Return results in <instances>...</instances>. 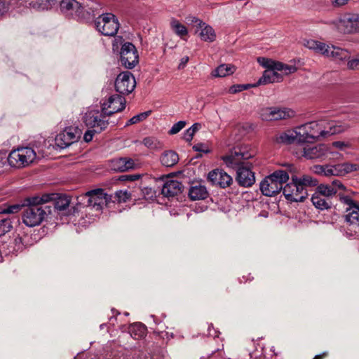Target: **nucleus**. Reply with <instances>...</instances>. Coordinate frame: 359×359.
<instances>
[{"mask_svg":"<svg viewBox=\"0 0 359 359\" xmlns=\"http://www.w3.org/2000/svg\"><path fill=\"white\" fill-rule=\"evenodd\" d=\"M22 211V222L29 227H34L41 224L46 217L51 213L50 207L36 205L32 201H26Z\"/></svg>","mask_w":359,"mask_h":359,"instance_id":"1","label":"nucleus"},{"mask_svg":"<svg viewBox=\"0 0 359 359\" xmlns=\"http://www.w3.org/2000/svg\"><path fill=\"white\" fill-rule=\"evenodd\" d=\"M289 180L287 172L277 170L266 177L259 184L260 191L266 196H273L283 189V184Z\"/></svg>","mask_w":359,"mask_h":359,"instance_id":"2","label":"nucleus"},{"mask_svg":"<svg viewBox=\"0 0 359 359\" xmlns=\"http://www.w3.org/2000/svg\"><path fill=\"white\" fill-rule=\"evenodd\" d=\"M346 191L344 185L338 182V198L344 205L345 212V220L353 225L359 226V204L355 203L348 195L341 194L340 191Z\"/></svg>","mask_w":359,"mask_h":359,"instance_id":"3","label":"nucleus"},{"mask_svg":"<svg viewBox=\"0 0 359 359\" xmlns=\"http://www.w3.org/2000/svg\"><path fill=\"white\" fill-rule=\"evenodd\" d=\"M36 156V152L31 147H18L11 151L8 162L12 167L24 168L32 163Z\"/></svg>","mask_w":359,"mask_h":359,"instance_id":"4","label":"nucleus"},{"mask_svg":"<svg viewBox=\"0 0 359 359\" xmlns=\"http://www.w3.org/2000/svg\"><path fill=\"white\" fill-rule=\"evenodd\" d=\"M123 38L116 37L113 46L121 44V64L127 69H133L138 63V53L135 46L130 42L122 43Z\"/></svg>","mask_w":359,"mask_h":359,"instance_id":"5","label":"nucleus"},{"mask_svg":"<svg viewBox=\"0 0 359 359\" xmlns=\"http://www.w3.org/2000/svg\"><path fill=\"white\" fill-rule=\"evenodd\" d=\"M253 156L246 148H237L231 151L230 154L222 157L226 165L230 168L236 170L244 167L245 164H250L248 161Z\"/></svg>","mask_w":359,"mask_h":359,"instance_id":"6","label":"nucleus"},{"mask_svg":"<svg viewBox=\"0 0 359 359\" xmlns=\"http://www.w3.org/2000/svg\"><path fill=\"white\" fill-rule=\"evenodd\" d=\"M96 29L104 36H114L118 29L119 22L117 18L112 13H102L95 20Z\"/></svg>","mask_w":359,"mask_h":359,"instance_id":"7","label":"nucleus"},{"mask_svg":"<svg viewBox=\"0 0 359 359\" xmlns=\"http://www.w3.org/2000/svg\"><path fill=\"white\" fill-rule=\"evenodd\" d=\"M320 127L319 121L309 122L297 127L296 128L297 142H312L321 138ZM323 133L325 131L323 130Z\"/></svg>","mask_w":359,"mask_h":359,"instance_id":"8","label":"nucleus"},{"mask_svg":"<svg viewBox=\"0 0 359 359\" xmlns=\"http://www.w3.org/2000/svg\"><path fill=\"white\" fill-rule=\"evenodd\" d=\"M107 114L103 111L98 110H90L86 113L83 117V121L87 127L94 128L96 133H101L105 130L109 121L106 119Z\"/></svg>","mask_w":359,"mask_h":359,"instance_id":"9","label":"nucleus"},{"mask_svg":"<svg viewBox=\"0 0 359 359\" xmlns=\"http://www.w3.org/2000/svg\"><path fill=\"white\" fill-rule=\"evenodd\" d=\"M82 197L88 198L87 206L97 212H101L103 207L111 201V196L105 194L102 189L89 191Z\"/></svg>","mask_w":359,"mask_h":359,"instance_id":"10","label":"nucleus"},{"mask_svg":"<svg viewBox=\"0 0 359 359\" xmlns=\"http://www.w3.org/2000/svg\"><path fill=\"white\" fill-rule=\"evenodd\" d=\"M82 131L78 127H67L55 137V144L61 149H65L81 137Z\"/></svg>","mask_w":359,"mask_h":359,"instance_id":"11","label":"nucleus"},{"mask_svg":"<svg viewBox=\"0 0 359 359\" xmlns=\"http://www.w3.org/2000/svg\"><path fill=\"white\" fill-rule=\"evenodd\" d=\"M282 190L285 198L292 202H303L308 196L307 190L292 181L283 187Z\"/></svg>","mask_w":359,"mask_h":359,"instance_id":"12","label":"nucleus"},{"mask_svg":"<svg viewBox=\"0 0 359 359\" xmlns=\"http://www.w3.org/2000/svg\"><path fill=\"white\" fill-rule=\"evenodd\" d=\"M135 80L129 72L119 74L115 81V88L117 92L123 95L130 93L135 87Z\"/></svg>","mask_w":359,"mask_h":359,"instance_id":"13","label":"nucleus"},{"mask_svg":"<svg viewBox=\"0 0 359 359\" xmlns=\"http://www.w3.org/2000/svg\"><path fill=\"white\" fill-rule=\"evenodd\" d=\"M328 147L323 144L318 145H305L299 151L300 156L306 159H318L328 156Z\"/></svg>","mask_w":359,"mask_h":359,"instance_id":"14","label":"nucleus"},{"mask_svg":"<svg viewBox=\"0 0 359 359\" xmlns=\"http://www.w3.org/2000/svg\"><path fill=\"white\" fill-rule=\"evenodd\" d=\"M357 14L345 13L338 20V31L344 34L358 32L357 23Z\"/></svg>","mask_w":359,"mask_h":359,"instance_id":"15","label":"nucleus"},{"mask_svg":"<svg viewBox=\"0 0 359 359\" xmlns=\"http://www.w3.org/2000/svg\"><path fill=\"white\" fill-rule=\"evenodd\" d=\"M126 107V100L118 95H114L109 97L107 102L102 104V110L107 116L121 111Z\"/></svg>","mask_w":359,"mask_h":359,"instance_id":"16","label":"nucleus"},{"mask_svg":"<svg viewBox=\"0 0 359 359\" xmlns=\"http://www.w3.org/2000/svg\"><path fill=\"white\" fill-rule=\"evenodd\" d=\"M236 180L243 187H250L255 182V176L252 171V163L245 164L236 171Z\"/></svg>","mask_w":359,"mask_h":359,"instance_id":"17","label":"nucleus"},{"mask_svg":"<svg viewBox=\"0 0 359 359\" xmlns=\"http://www.w3.org/2000/svg\"><path fill=\"white\" fill-rule=\"evenodd\" d=\"M304 46L309 49L314 50L317 53H320L329 58H334L335 53L334 46H330L323 42L309 39L304 41Z\"/></svg>","mask_w":359,"mask_h":359,"instance_id":"18","label":"nucleus"},{"mask_svg":"<svg viewBox=\"0 0 359 359\" xmlns=\"http://www.w3.org/2000/svg\"><path fill=\"white\" fill-rule=\"evenodd\" d=\"M208 180L213 185L224 189L233 183V178L222 170H215L209 172Z\"/></svg>","mask_w":359,"mask_h":359,"instance_id":"19","label":"nucleus"},{"mask_svg":"<svg viewBox=\"0 0 359 359\" xmlns=\"http://www.w3.org/2000/svg\"><path fill=\"white\" fill-rule=\"evenodd\" d=\"M137 166L135 161L128 157L117 158L110 161V168L116 172H126L135 169Z\"/></svg>","mask_w":359,"mask_h":359,"instance_id":"20","label":"nucleus"},{"mask_svg":"<svg viewBox=\"0 0 359 359\" xmlns=\"http://www.w3.org/2000/svg\"><path fill=\"white\" fill-rule=\"evenodd\" d=\"M81 2L76 0H61L60 10L65 15L75 16L80 18L82 8Z\"/></svg>","mask_w":359,"mask_h":359,"instance_id":"21","label":"nucleus"},{"mask_svg":"<svg viewBox=\"0 0 359 359\" xmlns=\"http://www.w3.org/2000/svg\"><path fill=\"white\" fill-rule=\"evenodd\" d=\"M81 13L80 15L81 19H88L91 16H95L99 13L100 5L93 0H82L81 2Z\"/></svg>","mask_w":359,"mask_h":359,"instance_id":"22","label":"nucleus"},{"mask_svg":"<svg viewBox=\"0 0 359 359\" xmlns=\"http://www.w3.org/2000/svg\"><path fill=\"white\" fill-rule=\"evenodd\" d=\"M183 189L182 184L175 180H168L162 187L161 194L165 197H172L181 193Z\"/></svg>","mask_w":359,"mask_h":359,"instance_id":"23","label":"nucleus"},{"mask_svg":"<svg viewBox=\"0 0 359 359\" xmlns=\"http://www.w3.org/2000/svg\"><path fill=\"white\" fill-rule=\"evenodd\" d=\"M283 80L281 74L273 71L272 69H266L264 72L262 77L259 78L257 83L253 86H258L259 85H266L274 82H280Z\"/></svg>","mask_w":359,"mask_h":359,"instance_id":"24","label":"nucleus"},{"mask_svg":"<svg viewBox=\"0 0 359 359\" xmlns=\"http://www.w3.org/2000/svg\"><path fill=\"white\" fill-rule=\"evenodd\" d=\"M189 196L192 201L203 200L208 196V191L204 185L195 184L191 186Z\"/></svg>","mask_w":359,"mask_h":359,"instance_id":"25","label":"nucleus"},{"mask_svg":"<svg viewBox=\"0 0 359 359\" xmlns=\"http://www.w3.org/2000/svg\"><path fill=\"white\" fill-rule=\"evenodd\" d=\"M319 125L322 128L320 131H325V133H320L321 138H327L337 133V122L334 120H320Z\"/></svg>","mask_w":359,"mask_h":359,"instance_id":"26","label":"nucleus"},{"mask_svg":"<svg viewBox=\"0 0 359 359\" xmlns=\"http://www.w3.org/2000/svg\"><path fill=\"white\" fill-rule=\"evenodd\" d=\"M292 182H295L299 187H302L304 190H307V187H313L318 185L317 179L309 175H304L302 177L292 175L291 178Z\"/></svg>","mask_w":359,"mask_h":359,"instance_id":"27","label":"nucleus"},{"mask_svg":"<svg viewBox=\"0 0 359 359\" xmlns=\"http://www.w3.org/2000/svg\"><path fill=\"white\" fill-rule=\"evenodd\" d=\"M311 201L313 205L318 209L325 210L330 207L331 202L329 198L321 196L319 193L315 192L312 197Z\"/></svg>","mask_w":359,"mask_h":359,"instance_id":"28","label":"nucleus"},{"mask_svg":"<svg viewBox=\"0 0 359 359\" xmlns=\"http://www.w3.org/2000/svg\"><path fill=\"white\" fill-rule=\"evenodd\" d=\"M199 36L201 40L207 42H212L216 39V34L214 29L209 25L204 22V25L201 26Z\"/></svg>","mask_w":359,"mask_h":359,"instance_id":"29","label":"nucleus"},{"mask_svg":"<svg viewBox=\"0 0 359 359\" xmlns=\"http://www.w3.org/2000/svg\"><path fill=\"white\" fill-rule=\"evenodd\" d=\"M179 161L178 155L173 151L164 152L161 157V163L166 167L175 165Z\"/></svg>","mask_w":359,"mask_h":359,"instance_id":"30","label":"nucleus"},{"mask_svg":"<svg viewBox=\"0 0 359 359\" xmlns=\"http://www.w3.org/2000/svg\"><path fill=\"white\" fill-rule=\"evenodd\" d=\"M236 68L231 65L223 64L217 67L212 72V76L214 77H224L233 74Z\"/></svg>","mask_w":359,"mask_h":359,"instance_id":"31","label":"nucleus"},{"mask_svg":"<svg viewBox=\"0 0 359 359\" xmlns=\"http://www.w3.org/2000/svg\"><path fill=\"white\" fill-rule=\"evenodd\" d=\"M276 142L278 143L290 144L297 142V135L296 129L292 132L283 133L276 135Z\"/></svg>","mask_w":359,"mask_h":359,"instance_id":"32","label":"nucleus"},{"mask_svg":"<svg viewBox=\"0 0 359 359\" xmlns=\"http://www.w3.org/2000/svg\"><path fill=\"white\" fill-rule=\"evenodd\" d=\"M170 25L172 30L182 39L188 34L187 27L175 18L170 20Z\"/></svg>","mask_w":359,"mask_h":359,"instance_id":"33","label":"nucleus"},{"mask_svg":"<svg viewBox=\"0 0 359 359\" xmlns=\"http://www.w3.org/2000/svg\"><path fill=\"white\" fill-rule=\"evenodd\" d=\"M358 170H359V164L351 163H338V177L345 176L347 174Z\"/></svg>","mask_w":359,"mask_h":359,"instance_id":"34","label":"nucleus"},{"mask_svg":"<svg viewBox=\"0 0 359 359\" xmlns=\"http://www.w3.org/2000/svg\"><path fill=\"white\" fill-rule=\"evenodd\" d=\"M274 121L286 119L294 116V111L287 108L274 107Z\"/></svg>","mask_w":359,"mask_h":359,"instance_id":"35","label":"nucleus"},{"mask_svg":"<svg viewBox=\"0 0 359 359\" xmlns=\"http://www.w3.org/2000/svg\"><path fill=\"white\" fill-rule=\"evenodd\" d=\"M70 204V198L66 195L59 196L55 201V208L57 210H65Z\"/></svg>","mask_w":359,"mask_h":359,"instance_id":"36","label":"nucleus"},{"mask_svg":"<svg viewBox=\"0 0 359 359\" xmlns=\"http://www.w3.org/2000/svg\"><path fill=\"white\" fill-rule=\"evenodd\" d=\"M316 192L319 193L321 196L327 198H329L337 193V189L328 184H320L317 187Z\"/></svg>","mask_w":359,"mask_h":359,"instance_id":"37","label":"nucleus"},{"mask_svg":"<svg viewBox=\"0 0 359 359\" xmlns=\"http://www.w3.org/2000/svg\"><path fill=\"white\" fill-rule=\"evenodd\" d=\"M259 117L265 121H274V107H264L259 110Z\"/></svg>","mask_w":359,"mask_h":359,"instance_id":"38","label":"nucleus"},{"mask_svg":"<svg viewBox=\"0 0 359 359\" xmlns=\"http://www.w3.org/2000/svg\"><path fill=\"white\" fill-rule=\"evenodd\" d=\"M354 149L355 147L351 141H338V152L340 151H344L346 154H352Z\"/></svg>","mask_w":359,"mask_h":359,"instance_id":"39","label":"nucleus"},{"mask_svg":"<svg viewBox=\"0 0 359 359\" xmlns=\"http://www.w3.org/2000/svg\"><path fill=\"white\" fill-rule=\"evenodd\" d=\"M52 199V196L48 194H44L41 197L34 196L31 198H27L25 201H32L36 205H43L44 203L49 202Z\"/></svg>","mask_w":359,"mask_h":359,"instance_id":"40","label":"nucleus"},{"mask_svg":"<svg viewBox=\"0 0 359 359\" xmlns=\"http://www.w3.org/2000/svg\"><path fill=\"white\" fill-rule=\"evenodd\" d=\"M12 229L11 222L8 219L0 220V236L11 231Z\"/></svg>","mask_w":359,"mask_h":359,"instance_id":"41","label":"nucleus"},{"mask_svg":"<svg viewBox=\"0 0 359 359\" xmlns=\"http://www.w3.org/2000/svg\"><path fill=\"white\" fill-rule=\"evenodd\" d=\"M150 114V111H145L143 113H141L140 114H137L136 116H134L130 119L128 120L127 126L132 125L135 123H137L143 120H144Z\"/></svg>","mask_w":359,"mask_h":359,"instance_id":"42","label":"nucleus"},{"mask_svg":"<svg viewBox=\"0 0 359 359\" xmlns=\"http://www.w3.org/2000/svg\"><path fill=\"white\" fill-rule=\"evenodd\" d=\"M143 144L149 149H156L159 145V142L154 137H147L143 140Z\"/></svg>","mask_w":359,"mask_h":359,"instance_id":"43","label":"nucleus"},{"mask_svg":"<svg viewBox=\"0 0 359 359\" xmlns=\"http://www.w3.org/2000/svg\"><path fill=\"white\" fill-rule=\"evenodd\" d=\"M23 205L15 204L0 210V213L11 214L19 212Z\"/></svg>","mask_w":359,"mask_h":359,"instance_id":"44","label":"nucleus"},{"mask_svg":"<svg viewBox=\"0 0 359 359\" xmlns=\"http://www.w3.org/2000/svg\"><path fill=\"white\" fill-rule=\"evenodd\" d=\"M115 195L118 199V201L120 203L126 202L130 198V194L127 190L117 191L115 193Z\"/></svg>","mask_w":359,"mask_h":359,"instance_id":"45","label":"nucleus"},{"mask_svg":"<svg viewBox=\"0 0 359 359\" xmlns=\"http://www.w3.org/2000/svg\"><path fill=\"white\" fill-rule=\"evenodd\" d=\"M186 20L187 24L194 25L198 29L204 25V22L195 16L189 15L186 18Z\"/></svg>","mask_w":359,"mask_h":359,"instance_id":"46","label":"nucleus"},{"mask_svg":"<svg viewBox=\"0 0 359 359\" xmlns=\"http://www.w3.org/2000/svg\"><path fill=\"white\" fill-rule=\"evenodd\" d=\"M186 126V122L184 121H180L175 123L171 129L169 130L170 135H175L178 133L184 127Z\"/></svg>","mask_w":359,"mask_h":359,"instance_id":"47","label":"nucleus"},{"mask_svg":"<svg viewBox=\"0 0 359 359\" xmlns=\"http://www.w3.org/2000/svg\"><path fill=\"white\" fill-rule=\"evenodd\" d=\"M257 62L262 67L267 68V69H272L273 60L266 57H258Z\"/></svg>","mask_w":359,"mask_h":359,"instance_id":"48","label":"nucleus"},{"mask_svg":"<svg viewBox=\"0 0 359 359\" xmlns=\"http://www.w3.org/2000/svg\"><path fill=\"white\" fill-rule=\"evenodd\" d=\"M347 67L350 69H359V54L355 58L348 61Z\"/></svg>","mask_w":359,"mask_h":359,"instance_id":"49","label":"nucleus"},{"mask_svg":"<svg viewBox=\"0 0 359 359\" xmlns=\"http://www.w3.org/2000/svg\"><path fill=\"white\" fill-rule=\"evenodd\" d=\"M336 170L335 165H325L323 175L326 177L333 176L335 175Z\"/></svg>","mask_w":359,"mask_h":359,"instance_id":"50","label":"nucleus"},{"mask_svg":"<svg viewBox=\"0 0 359 359\" xmlns=\"http://www.w3.org/2000/svg\"><path fill=\"white\" fill-rule=\"evenodd\" d=\"M95 133H97L95 131L94 128L93 130H86L83 135L84 141L86 142H90L93 140V137Z\"/></svg>","mask_w":359,"mask_h":359,"instance_id":"51","label":"nucleus"},{"mask_svg":"<svg viewBox=\"0 0 359 359\" xmlns=\"http://www.w3.org/2000/svg\"><path fill=\"white\" fill-rule=\"evenodd\" d=\"M297 71V67L294 65H288L284 64L283 69L282 72H283L285 75L294 73Z\"/></svg>","mask_w":359,"mask_h":359,"instance_id":"52","label":"nucleus"},{"mask_svg":"<svg viewBox=\"0 0 359 359\" xmlns=\"http://www.w3.org/2000/svg\"><path fill=\"white\" fill-rule=\"evenodd\" d=\"M325 165H315L313 167H311V170L313 172L318 174V175H323Z\"/></svg>","mask_w":359,"mask_h":359,"instance_id":"53","label":"nucleus"},{"mask_svg":"<svg viewBox=\"0 0 359 359\" xmlns=\"http://www.w3.org/2000/svg\"><path fill=\"white\" fill-rule=\"evenodd\" d=\"M337 55H338V60L339 59L343 60V59L349 58L348 53L346 50L339 49V48H338Z\"/></svg>","mask_w":359,"mask_h":359,"instance_id":"54","label":"nucleus"},{"mask_svg":"<svg viewBox=\"0 0 359 359\" xmlns=\"http://www.w3.org/2000/svg\"><path fill=\"white\" fill-rule=\"evenodd\" d=\"M242 91V86L241 84L233 85L231 86L229 89V92L231 94H235Z\"/></svg>","mask_w":359,"mask_h":359,"instance_id":"55","label":"nucleus"},{"mask_svg":"<svg viewBox=\"0 0 359 359\" xmlns=\"http://www.w3.org/2000/svg\"><path fill=\"white\" fill-rule=\"evenodd\" d=\"M284 63L280 62H275L273 61L272 69L275 72L280 71L282 72L283 69Z\"/></svg>","mask_w":359,"mask_h":359,"instance_id":"56","label":"nucleus"},{"mask_svg":"<svg viewBox=\"0 0 359 359\" xmlns=\"http://www.w3.org/2000/svg\"><path fill=\"white\" fill-rule=\"evenodd\" d=\"M194 134H193V132H191L190 130H189V128L184 132V136H183V138L184 139V140H186L187 142H191V140L193 139V137H194Z\"/></svg>","mask_w":359,"mask_h":359,"instance_id":"57","label":"nucleus"},{"mask_svg":"<svg viewBox=\"0 0 359 359\" xmlns=\"http://www.w3.org/2000/svg\"><path fill=\"white\" fill-rule=\"evenodd\" d=\"M189 57L188 56H184L183 57H182V59L180 60V62L179 64V66H178V69H183L187 63L189 62Z\"/></svg>","mask_w":359,"mask_h":359,"instance_id":"58","label":"nucleus"},{"mask_svg":"<svg viewBox=\"0 0 359 359\" xmlns=\"http://www.w3.org/2000/svg\"><path fill=\"white\" fill-rule=\"evenodd\" d=\"M137 328L138 330L140 331V334H138V337H142L144 333V327L143 326H142L141 325H134L133 327H132V329H131V332H133V330H135V328Z\"/></svg>","mask_w":359,"mask_h":359,"instance_id":"59","label":"nucleus"},{"mask_svg":"<svg viewBox=\"0 0 359 359\" xmlns=\"http://www.w3.org/2000/svg\"><path fill=\"white\" fill-rule=\"evenodd\" d=\"M8 11V8L5 3L0 1V16L5 14Z\"/></svg>","mask_w":359,"mask_h":359,"instance_id":"60","label":"nucleus"},{"mask_svg":"<svg viewBox=\"0 0 359 359\" xmlns=\"http://www.w3.org/2000/svg\"><path fill=\"white\" fill-rule=\"evenodd\" d=\"M200 128H201V124L198 123H194V125H192V126H191L189 128V130H190L191 132H193V134L194 135L196 133V132L199 130Z\"/></svg>","mask_w":359,"mask_h":359,"instance_id":"61","label":"nucleus"},{"mask_svg":"<svg viewBox=\"0 0 359 359\" xmlns=\"http://www.w3.org/2000/svg\"><path fill=\"white\" fill-rule=\"evenodd\" d=\"M58 0H45L46 6L47 9L50 8L52 5L55 4Z\"/></svg>","mask_w":359,"mask_h":359,"instance_id":"62","label":"nucleus"},{"mask_svg":"<svg viewBox=\"0 0 359 359\" xmlns=\"http://www.w3.org/2000/svg\"><path fill=\"white\" fill-rule=\"evenodd\" d=\"M203 145L202 144H196V145H194V149L196 150V151H203V152H208V150H205L202 148Z\"/></svg>","mask_w":359,"mask_h":359,"instance_id":"63","label":"nucleus"},{"mask_svg":"<svg viewBox=\"0 0 359 359\" xmlns=\"http://www.w3.org/2000/svg\"><path fill=\"white\" fill-rule=\"evenodd\" d=\"M349 127L348 124L347 123H345L344 125L343 126H339L338 125V130H337V132L338 133H341L343 131H344L346 129H347Z\"/></svg>","mask_w":359,"mask_h":359,"instance_id":"64","label":"nucleus"}]
</instances>
